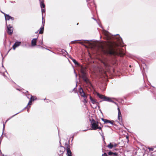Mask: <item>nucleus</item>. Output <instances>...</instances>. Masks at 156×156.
I'll return each instance as SVG.
<instances>
[{
	"mask_svg": "<svg viewBox=\"0 0 156 156\" xmlns=\"http://www.w3.org/2000/svg\"><path fill=\"white\" fill-rule=\"evenodd\" d=\"M80 73L81 75H79L80 77H81L83 81L85 82L86 84L89 86V88L94 89L93 86L89 79V75L87 71L86 68L83 66L81 67L80 69Z\"/></svg>",
	"mask_w": 156,
	"mask_h": 156,
	"instance_id": "obj_1",
	"label": "nucleus"
},
{
	"mask_svg": "<svg viewBox=\"0 0 156 156\" xmlns=\"http://www.w3.org/2000/svg\"><path fill=\"white\" fill-rule=\"evenodd\" d=\"M104 54L107 56H111L114 55V48L111 45H110L103 50Z\"/></svg>",
	"mask_w": 156,
	"mask_h": 156,
	"instance_id": "obj_2",
	"label": "nucleus"
},
{
	"mask_svg": "<svg viewBox=\"0 0 156 156\" xmlns=\"http://www.w3.org/2000/svg\"><path fill=\"white\" fill-rule=\"evenodd\" d=\"M97 95L100 99H102V101L111 102L115 103L116 105H117V103L116 102H115L109 97L101 94L98 92L97 93Z\"/></svg>",
	"mask_w": 156,
	"mask_h": 156,
	"instance_id": "obj_3",
	"label": "nucleus"
},
{
	"mask_svg": "<svg viewBox=\"0 0 156 156\" xmlns=\"http://www.w3.org/2000/svg\"><path fill=\"white\" fill-rule=\"evenodd\" d=\"M89 121L90 122V124L91 125V129L95 130L96 127H97V126H98V122L96 121L94 119H92L91 120L90 118L89 119Z\"/></svg>",
	"mask_w": 156,
	"mask_h": 156,
	"instance_id": "obj_4",
	"label": "nucleus"
},
{
	"mask_svg": "<svg viewBox=\"0 0 156 156\" xmlns=\"http://www.w3.org/2000/svg\"><path fill=\"white\" fill-rule=\"evenodd\" d=\"M81 40L84 41V42H78V43L82 44L83 45V46H85V47H87V46L86 45H85L84 44H83V43H85L88 44H91L89 42L90 41H92V40H75V41H72L71 42L72 43H73L74 42L76 41H81Z\"/></svg>",
	"mask_w": 156,
	"mask_h": 156,
	"instance_id": "obj_5",
	"label": "nucleus"
},
{
	"mask_svg": "<svg viewBox=\"0 0 156 156\" xmlns=\"http://www.w3.org/2000/svg\"><path fill=\"white\" fill-rule=\"evenodd\" d=\"M65 145L67 146V156H72V152L70 150V146L67 143H65Z\"/></svg>",
	"mask_w": 156,
	"mask_h": 156,
	"instance_id": "obj_6",
	"label": "nucleus"
},
{
	"mask_svg": "<svg viewBox=\"0 0 156 156\" xmlns=\"http://www.w3.org/2000/svg\"><path fill=\"white\" fill-rule=\"evenodd\" d=\"M7 25V28L8 34L9 35H11L13 33V28L12 26H11L10 25Z\"/></svg>",
	"mask_w": 156,
	"mask_h": 156,
	"instance_id": "obj_7",
	"label": "nucleus"
},
{
	"mask_svg": "<svg viewBox=\"0 0 156 156\" xmlns=\"http://www.w3.org/2000/svg\"><path fill=\"white\" fill-rule=\"evenodd\" d=\"M79 93H80L81 96L84 97L85 98H87V96L85 95L83 89L80 86V87L79 88Z\"/></svg>",
	"mask_w": 156,
	"mask_h": 156,
	"instance_id": "obj_8",
	"label": "nucleus"
},
{
	"mask_svg": "<svg viewBox=\"0 0 156 156\" xmlns=\"http://www.w3.org/2000/svg\"><path fill=\"white\" fill-rule=\"evenodd\" d=\"M90 99L93 104H96L97 106L98 107V108H100V106L98 105L99 104V103L98 102H97L96 100L93 99L91 96H90Z\"/></svg>",
	"mask_w": 156,
	"mask_h": 156,
	"instance_id": "obj_9",
	"label": "nucleus"
},
{
	"mask_svg": "<svg viewBox=\"0 0 156 156\" xmlns=\"http://www.w3.org/2000/svg\"><path fill=\"white\" fill-rule=\"evenodd\" d=\"M21 42L20 41H16L14 45L12 46V48L14 50L16 48L21 45Z\"/></svg>",
	"mask_w": 156,
	"mask_h": 156,
	"instance_id": "obj_10",
	"label": "nucleus"
},
{
	"mask_svg": "<svg viewBox=\"0 0 156 156\" xmlns=\"http://www.w3.org/2000/svg\"><path fill=\"white\" fill-rule=\"evenodd\" d=\"M59 154H63L64 153V152L65 151V147L62 145H60V147H59Z\"/></svg>",
	"mask_w": 156,
	"mask_h": 156,
	"instance_id": "obj_11",
	"label": "nucleus"
},
{
	"mask_svg": "<svg viewBox=\"0 0 156 156\" xmlns=\"http://www.w3.org/2000/svg\"><path fill=\"white\" fill-rule=\"evenodd\" d=\"M101 120L104 122L105 123H109L111 124H113V122H114V121L113 120H110L104 118H102Z\"/></svg>",
	"mask_w": 156,
	"mask_h": 156,
	"instance_id": "obj_12",
	"label": "nucleus"
},
{
	"mask_svg": "<svg viewBox=\"0 0 156 156\" xmlns=\"http://www.w3.org/2000/svg\"><path fill=\"white\" fill-rule=\"evenodd\" d=\"M38 36L37 38L33 39L31 41V45L34 46L36 45L37 40L38 39Z\"/></svg>",
	"mask_w": 156,
	"mask_h": 156,
	"instance_id": "obj_13",
	"label": "nucleus"
},
{
	"mask_svg": "<svg viewBox=\"0 0 156 156\" xmlns=\"http://www.w3.org/2000/svg\"><path fill=\"white\" fill-rule=\"evenodd\" d=\"M27 106L26 107H25L20 112H18L16 114L14 115H13L12 116L10 117L8 119H7L5 122H6L8 120H9V119H10L12 117H13L14 116H15L16 115H17L19 113H20L21 112L23 111L26 108H27Z\"/></svg>",
	"mask_w": 156,
	"mask_h": 156,
	"instance_id": "obj_14",
	"label": "nucleus"
},
{
	"mask_svg": "<svg viewBox=\"0 0 156 156\" xmlns=\"http://www.w3.org/2000/svg\"><path fill=\"white\" fill-rule=\"evenodd\" d=\"M117 153L116 152H113L111 151H110L108 153V155L109 156H116L117 155Z\"/></svg>",
	"mask_w": 156,
	"mask_h": 156,
	"instance_id": "obj_15",
	"label": "nucleus"
},
{
	"mask_svg": "<svg viewBox=\"0 0 156 156\" xmlns=\"http://www.w3.org/2000/svg\"><path fill=\"white\" fill-rule=\"evenodd\" d=\"M44 28V25L43 26H41V27L38 30L39 31V34H42L43 33Z\"/></svg>",
	"mask_w": 156,
	"mask_h": 156,
	"instance_id": "obj_16",
	"label": "nucleus"
},
{
	"mask_svg": "<svg viewBox=\"0 0 156 156\" xmlns=\"http://www.w3.org/2000/svg\"><path fill=\"white\" fill-rule=\"evenodd\" d=\"M5 17L6 21V24H7L6 20H9L10 19L11 16L9 14H5Z\"/></svg>",
	"mask_w": 156,
	"mask_h": 156,
	"instance_id": "obj_17",
	"label": "nucleus"
},
{
	"mask_svg": "<svg viewBox=\"0 0 156 156\" xmlns=\"http://www.w3.org/2000/svg\"><path fill=\"white\" fill-rule=\"evenodd\" d=\"M40 1V5L41 6V8H44L45 7V5L44 3V1L43 0L41 1H40V0H39Z\"/></svg>",
	"mask_w": 156,
	"mask_h": 156,
	"instance_id": "obj_18",
	"label": "nucleus"
},
{
	"mask_svg": "<svg viewBox=\"0 0 156 156\" xmlns=\"http://www.w3.org/2000/svg\"><path fill=\"white\" fill-rule=\"evenodd\" d=\"M32 101H30V100H29V102L27 105V107H28L27 109L28 112V110H29V109L31 106V105L32 104Z\"/></svg>",
	"mask_w": 156,
	"mask_h": 156,
	"instance_id": "obj_19",
	"label": "nucleus"
},
{
	"mask_svg": "<svg viewBox=\"0 0 156 156\" xmlns=\"http://www.w3.org/2000/svg\"><path fill=\"white\" fill-rule=\"evenodd\" d=\"M35 97L34 96L31 95L30 98V100L32 101H33L35 100H36L37 99V98H34Z\"/></svg>",
	"mask_w": 156,
	"mask_h": 156,
	"instance_id": "obj_20",
	"label": "nucleus"
},
{
	"mask_svg": "<svg viewBox=\"0 0 156 156\" xmlns=\"http://www.w3.org/2000/svg\"><path fill=\"white\" fill-rule=\"evenodd\" d=\"M107 147L110 149H112L113 147L112 143H110L107 146Z\"/></svg>",
	"mask_w": 156,
	"mask_h": 156,
	"instance_id": "obj_21",
	"label": "nucleus"
},
{
	"mask_svg": "<svg viewBox=\"0 0 156 156\" xmlns=\"http://www.w3.org/2000/svg\"><path fill=\"white\" fill-rule=\"evenodd\" d=\"M99 133L102 136V137L103 138V140H104L105 139L104 136V133H103V132H102V130L101 131V132H99Z\"/></svg>",
	"mask_w": 156,
	"mask_h": 156,
	"instance_id": "obj_22",
	"label": "nucleus"
},
{
	"mask_svg": "<svg viewBox=\"0 0 156 156\" xmlns=\"http://www.w3.org/2000/svg\"><path fill=\"white\" fill-rule=\"evenodd\" d=\"M14 156H18V155L20 156L21 155V153L19 152H15L14 153Z\"/></svg>",
	"mask_w": 156,
	"mask_h": 156,
	"instance_id": "obj_23",
	"label": "nucleus"
},
{
	"mask_svg": "<svg viewBox=\"0 0 156 156\" xmlns=\"http://www.w3.org/2000/svg\"><path fill=\"white\" fill-rule=\"evenodd\" d=\"M118 119L120 122L122 121V115L118 114Z\"/></svg>",
	"mask_w": 156,
	"mask_h": 156,
	"instance_id": "obj_24",
	"label": "nucleus"
},
{
	"mask_svg": "<svg viewBox=\"0 0 156 156\" xmlns=\"http://www.w3.org/2000/svg\"><path fill=\"white\" fill-rule=\"evenodd\" d=\"M72 61L75 64V65H79V64L78 62L76 61L75 59H73Z\"/></svg>",
	"mask_w": 156,
	"mask_h": 156,
	"instance_id": "obj_25",
	"label": "nucleus"
},
{
	"mask_svg": "<svg viewBox=\"0 0 156 156\" xmlns=\"http://www.w3.org/2000/svg\"><path fill=\"white\" fill-rule=\"evenodd\" d=\"M61 52L63 53H64L65 54H68V53H67V52L64 49H62V50H61Z\"/></svg>",
	"mask_w": 156,
	"mask_h": 156,
	"instance_id": "obj_26",
	"label": "nucleus"
},
{
	"mask_svg": "<svg viewBox=\"0 0 156 156\" xmlns=\"http://www.w3.org/2000/svg\"><path fill=\"white\" fill-rule=\"evenodd\" d=\"M42 26H43V25H44V27L45 21L44 19L43 20V17H42Z\"/></svg>",
	"mask_w": 156,
	"mask_h": 156,
	"instance_id": "obj_27",
	"label": "nucleus"
},
{
	"mask_svg": "<svg viewBox=\"0 0 156 156\" xmlns=\"http://www.w3.org/2000/svg\"><path fill=\"white\" fill-rule=\"evenodd\" d=\"M155 90V88L153 87V90H151V89L150 90V91L152 92L153 94H155L154 90Z\"/></svg>",
	"mask_w": 156,
	"mask_h": 156,
	"instance_id": "obj_28",
	"label": "nucleus"
},
{
	"mask_svg": "<svg viewBox=\"0 0 156 156\" xmlns=\"http://www.w3.org/2000/svg\"><path fill=\"white\" fill-rule=\"evenodd\" d=\"M117 105L118 106V105L117 104ZM117 109L118 111V114H119V115H121V111L120 108L119 107H118Z\"/></svg>",
	"mask_w": 156,
	"mask_h": 156,
	"instance_id": "obj_29",
	"label": "nucleus"
},
{
	"mask_svg": "<svg viewBox=\"0 0 156 156\" xmlns=\"http://www.w3.org/2000/svg\"><path fill=\"white\" fill-rule=\"evenodd\" d=\"M97 129H99L101 131L102 130L101 127L100 126H97V127L95 128V130Z\"/></svg>",
	"mask_w": 156,
	"mask_h": 156,
	"instance_id": "obj_30",
	"label": "nucleus"
},
{
	"mask_svg": "<svg viewBox=\"0 0 156 156\" xmlns=\"http://www.w3.org/2000/svg\"><path fill=\"white\" fill-rule=\"evenodd\" d=\"M41 9L42 14V15H43V13L44 12H45V10L44 9H43V8H41Z\"/></svg>",
	"mask_w": 156,
	"mask_h": 156,
	"instance_id": "obj_31",
	"label": "nucleus"
},
{
	"mask_svg": "<svg viewBox=\"0 0 156 156\" xmlns=\"http://www.w3.org/2000/svg\"><path fill=\"white\" fill-rule=\"evenodd\" d=\"M112 144H113V147H116L117 146V144H115V143H112Z\"/></svg>",
	"mask_w": 156,
	"mask_h": 156,
	"instance_id": "obj_32",
	"label": "nucleus"
},
{
	"mask_svg": "<svg viewBox=\"0 0 156 156\" xmlns=\"http://www.w3.org/2000/svg\"><path fill=\"white\" fill-rule=\"evenodd\" d=\"M117 40L118 41H120V40H121V41H122V38L120 37L119 36V37H118L117 39Z\"/></svg>",
	"mask_w": 156,
	"mask_h": 156,
	"instance_id": "obj_33",
	"label": "nucleus"
},
{
	"mask_svg": "<svg viewBox=\"0 0 156 156\" xmlns=\"http://www.w3.org/2000/svg\"><path fill=\"white\" fill-rule=\"evenodd\" d=\"M77 81H76V87H75L73 89V91H75L76 90V87L77 86Z\"/></svg>",
	"mask_w": 156,
	"mask_h": 156,
	"instance_id": "obj_34",
	"label": "nucleus"
},
{
	"mask_svg": "<svg viewBox=\"0 0 156 156\" xmlns=\"http://www.w3.org/2000/svg\"><path fill=\"white\" fill-rule=\"evenodd\" d=\"M21 45L23 46V47H26L27 46V44H26L25 43H23L22 44H21Z\"/></svg>",
	"mask_w": 156,
	"mask_h": 156,
	"instance_id": "obj_35",
	"label": "nucleus"
},
{
	"mask_svg": "<svg viewBox=\"0 0 156 156\" xmlns=\"http://www.w3.org/2000/svg\"><path fill=\"white\" fill-rule=\"evenodd\" d=\"M108 154L105 152H104L103 154H102V156H107Z\"/></svg>",
	"mask_w": 156,
	"mask_h": 156,
	"instance_id": "obj_36",
	"label": "nucleus"
},
{
	"mask_svg": "<svg viewBox=\"0 0 156 156\" xmlns=\"http://www.w3.org/2000/svg\"><path fill=\"white\" fill-rule=\"evenodd\" d=\"M83 101L84 103V105H85V104L87 102V101L85 98L84 99V101Z\"/></svg>",
	"mask_w": 156,
	"mask_h": 156,
	"instance_id": "obj_37",
	"label": "nucleus"
},
{
	"mask_svg": "<svg viewBox=\"0 0 156 156\" xmlns=\"http://www.w3.org/2000/svg\"><path fill=\"white\" fill-rule=\"evenodd\" d=\"M74 73H75V77H76V78H77V73H76V71H75V70H74Z\"/></svg>",
	"mask_w": 156,
	"mask_h": 156,
	"instance_id": "obj_38",
	"label": "nucleus"
},
{
	"mask_svg": "<svg viewBox=\"0 0 156 156\" xmlns=\"http://www.w3.org/2000/svg\"><path fill=\"white\" fill-rule=\"evenodd\" d=\"M3 132H2V134L3 133V131H4V129H5V124H3Z\"/></svg>",
	"mask_w": 156,
	"mask_h": 156,
	"instance_id": "obj_39",
	"label": "nucleus"
},
{
	"mask_svg": "<svg viewBox=\"0 0 156 156\" xmlns=\"http://www.w3.org/2000/svg\"><path fill=\"white\" fill-rule=\"evenodd\" d=\"M40 44H41V45H42L43 44V41H42H42H40Z\"/></svg>",
	"mask_w": 156,
	"mask_h": 156,
	"instance_id": "obj_40",
	"label": "nucleus"
},
{
	"mask_svg": "<svg viewBox=\"0 0 156 156\" xmlns=\"http://www.w3.org/2000/svg\"><path fill=\"white\" fill-rule=\"evenodd\" d=\"M39 48H42V49H44V48H45L41 46V45H39Z\"/></svg>",
	"mask_w": 156,
	"mask_h": 156,
	"instance_id": "obj_41",
	"label": "nucleus"
},
{
	"mask_svg": "<svg viewBox=\"0 0 156 156\" xmlns=\"http://www.w3.org/2000/svg\"><path fill=\"white\" fill-rule=\"evenodd\" d=\"M10 19H11L12 20H14V18L11 16Z\"/></svg>",
	"mask_w": 156,
	"mask_h": 156,
	"instance_id": "obj_42",
	"label": "nucleus"
},
{
	"mask_svg": "<svg viewBox=\"0 0 156 156\" xmlns=\"http://www.w3.org/2000/svg\"><path fill=\"white\" fill-rule=\"evenodd\" d=\"M148 149L150 151H153V148H149Z\"/></svg>",
	"mask_w": 156,
	"mask_h": 156,
	"instance_id": "obj_43",
	"label": "nucleus"
},
{
	"mask_svg": "<svg viewBox=\"0 0 156 156\" xmlns=\"http://www.w3.org/2000/svg\"><path fill=\"white\" fill-rule=\"evenodd\" d=\"M30 96V94H28L27 95V98H29V99H30V98H29V97Z\"/></svg>",
	"mask_w": 156,
	"mask_h": 156,
	"instance_id": "obj_44",
	"label": "nucleus"
},
{
	"mask_svg": "<svg viewBox=\"0 0 156 156\" xmlns=\"http://www.w3.org/2000/svg\"><path fill=\"white\" fill-rule=\"evenodd\" d=\"M0 12H2V13H3V14H4V16H5V14H6V13H4L2 11H0Z\"/></svg>",
	"mask_w": 156,
	"mask_h": 156,
	"instance_id": "obj_45",
	"label": "nucleus"
},
{
	"mask_svg": "<svg viewBox=\"0 0 156 156\" xmlns=\"http://www.w3.org/2000/svg\"><path fill=\"white\" fill-rule=\"evenodd\" d=\"M112 125H114V126H117V125L116 124H115V123H114V122H113V124H112Z\"/></svg>",
	"mask_w": 156,
	"mask_h": 156,
	"instance_id": "obj_46",
	"label": "nucleus"
},
{
	"mask_svg": "<svg viewBox=\"0 0 156 156\" xmlns=\"http://www.w3.org/2000/svg\"><path fill=\"white\" fill-rule=\"evenodd\" d=\"M59 143L60 144V145H61V139H60L59 140Z\"/></svg>",
	"mask_w": 156,
	"mask_h": 156,
	"instance_id": "obj_47",
	"label": "nucleus"
},
{
	"mask_svg": "<svg viewBox=\"0 0 156 156\" xmlns=\"http://www.w3.org/2000/svg\"><path fill=\"white\" fill-rule=\"evenodd\" d=\"M69 58L72 60H73V59H74L72 57H70Z\"/></svg>",
	"mask_w": 156,
	"mask_h": 156,
	"instance_id": "obj_48",
	"label": "nucleus"
},
{
	"mask_svg": "<svg viewBox=\"0 0 156 156\" xmlns=\"http://www.w3.org/2000/svg\"><path fill=\"white\" fill-rule=\"evenodd\" d=\"M69 58L72 60H73V59H74L72 57H70Z\"/></svg>",
	"mask_w": 156,
	"mask_h": 156,
	"instance_id": "obj_49",
	"label": "nucleus"
},
{
	"mask_svg": "<svg viewBox=\"0 0 156 156\" xmlns=\"http://www.w3.org/2000/svg\"><path fill=\"white\" fill-rule=\"evenodd\" d=\"M87 130H88V129H85V130H82V131L85 132V131H86Z\"/></svg>",
	"mask_w": 156,
	"mask_h": 156,
	"instance_id": "obj_50",
	"label": "nucleus"
},
{
	"mask_svg": "<svg viewBox=\"0 0 156 156\" xmlns=\"http://www.w3.org/2000/svg\"><path fill=\"white\" fill-rule=\"evenodd\" d=\"M116 35H119V34H117L116 35H114V37H116V36H115Z\"/></svg>",
	"mask_w": 156,
	"mask_h": 156,
	"instance_id": "obj_51",
	"label": "nucleus"
},
{
	"mask_svg": "<svg viewBox=\"0 0 156 156\" xmlns=\"http://www.w3.org/2000/svg\"><path fill=\"white\" fill-rule=\"evenodd\" d=\"M128 134L127 133V135ZM127 143H128V141H129V139H128V136L127 135Z\"/></svg>",
	"mask_w": 156,
	"mask_h": 156,
	"instance_id": "obj_52",
	"label": "nucleus"
},
{
	"mask_svg": "<svg viewBox=\"0 0 156 156\" xmlns=\"http://www.w3.org/2000/svg\"><path fill=\"white\" fill-rule=\"evenodd\" d=\"M105 127H109V128L110 127V126H105Z\"/></svg>",
	"mask_w": 156,
	"mask_h": 156,
	"instance_id": "obj_53",
	"label": "nucleus"
},
{
	"mask_svg": "<svg viewBox=\"0 0 156 156\" xmlns=\"http://www.w3.org/2000/svg\"><path fill=\"white\" fill-rule=\"evenodd\" d=\"M92 18L93 19H94V20H96L94 18H93V17H92Z\"/></svg>",
	"mask_w": 156,
	"mask_h": 156,
	"instance_id": "obj_54",
	"label": "nucleus"
},
{
	"mask_svg": "<svg viewBox=\"0 0 156 156\" xmlns=\"http://www.w3.org/2000/svg\"><path fill=\"white\" fill-rule=\"evenodd\" d=\"M103 140L104 141V143L105 144H106V142H105V140Z\"/></svg>",
	"mask_w": 156,
	"mask_h": 156,
	"instance_id": "obj_55",
	"label": "nucleus"
},
{
	"mask_svg": "<svg viewBox=\"0 0 156 156\" xmlns=\"http://www.w3.org/2000/svg\"><path fill=\"white\" fill-rule=\"evenodd\" d=\"M119 42H120V43L121 44V43H122H122H123V41H119Z\"/></svg>",
	"mask_w": 156,
	"mask_h": 156,
	"instance_id": "obj_56",
	"label": "nucleus"
},
{
	"mask_svg": "<svg viewBox=\"0 0 156 156\" xmlns=\"http://www.w3.org/2000/svg\"><path fill=\"white\" fill-rule=\"evenodd\" d=\"M39 32V31L38 30L37 31L35 32V34H37Z\"/></svg>",
	"mask_w": 156,
	"mask_h": 156,
	"instance_id": "obj_57",
	"label": "nucleus"
},
{
	"mask_svg": "<svg viewBox=\"0 0 156 156\" xmlns=\"http://www.w3.org/2000/svg\"><path fill=\"white\" fill-rule=\"evenodd\" d=\"M72 139H73V138H74V136H72Z\"/></svg>",
	"mask_w": 156,
	"mask_h": 156,
	"instance_id": "obj_58",
	"label": "nucleus"
},
{
	"mask_svg": "<svg viewBox=\"0 0 156 156\" xmlns=\"http://www.w3.org/2000/svg\"><path fill=\"white\" fill-rule=\"evenodd\" d=\"M102 101H100V102H99V103L101 102H102Z\"/></svg>",
	"mask_w": 156,
	"mask_h": 156,
	"instance_id": "obj_59",
	"label": "nucleus"
},
{
	"mask_svg": "<svg viewBox=\"0 0 156 156\" xmlns=\"http://www.w3.org/2000/svg\"><path fill=\"white\" fill-rule=\"evenodd\" d=\"M125 137H126V138L127 139V135H126L125 136Z\"/></svg>",
	"mask_w": 156,
	"mask_h": 156,
	"instance_id": "obj_60",
	"label": "nucleus"
},
{
	"mask_svg": "<svg viewBox=\"0 0 156 156\" xmlns=\"http://www.w3.org/2000/svg\"><path fill=\"white\" fill-rule=\"evenodd\" d=\"M69 141H70L69 140V141H68V143H69Z\"/></svg>",
	"mask_w": 156,
	"mask_h": 156,
	"instance_id": "obj_61",
	"label": "nucleus"
},
{
	"mask_svg": "<svg viewBox=\"0 0 156 156\" xmlns=\"http://www.w3.org/2000/svg\"><path fill=\"white\" fill-rule=\"evenodd\" d=\"M98 123H100V125H101V123H100V122H98Z\"/></svg>",
	"mask_w": 156,
	"mask_h": 156,
	"instance_id": "obj_62",
	"label": "nucleus"
},
{
	"mask_svg": "<svg viewBox=\"0 0 156 156\" xmlns=\"http://www.w3.org/2000/svg\"><path fill=\"white\" fill-rule=\"evenodd\" d=\"M129 67H131V65H130L129 66Z\"/></svg>",
	"mask_w": 156,
	"mask_h": 156,
	"instance_id": "obj_63",
	"label": "nucleus"
},
{
	"mask_svg": "<svg viewBox=\"0 0 156 156\" xmlns=\"http://www.w3.org/2000/svg\"><path fill=\"white\" fill-rule=\"evenodd\" d=\"M47 100L48 101H50V100H49V99H48Z\"/></svg>",
	"mask_w": 156,
	"mask_h": 156,
	"instance_id": "obj_64",
	"label": "nucleus"
}]
</instances>
